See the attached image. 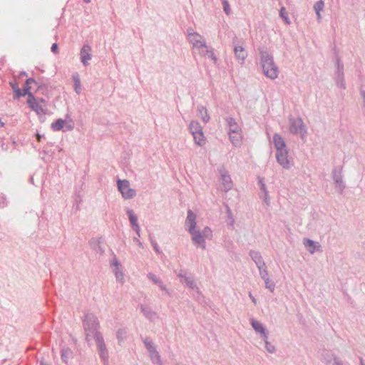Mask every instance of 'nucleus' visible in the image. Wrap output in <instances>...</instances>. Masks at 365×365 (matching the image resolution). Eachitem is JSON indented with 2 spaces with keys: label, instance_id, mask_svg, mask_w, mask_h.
<instances>
[{
  "label": "nucleus",
  "instance_id": "nucleus-12",
  "mask_svg": "<svg viewBox=\"0 0 365 365\" xmlns=\"http://www.w3.org/2000/svg\"><path fill=\"white\" fill-rule=\"evenodd\" d=\"M194 140L198 145H203L205 143V138L204 137V134L202 130L195 131L192 134Z\"/></svg>",
  "mask_w": 365,
  "mask_h": 365
},
{
  "label": "nucleus",
  "instance_id": "nucleus-13",
  "mask_svg": "<svg viewBox=\"0 0 365 365\" xmlns=\"http://www.w3.org/2000/svg\"><path fill=\"white\" fill-rule=\"evenodd\" d=\"M128 215L129 217V220L130 222L131 225L135 229V230L137 232V233L139 232V226L138 224V219L137 217L134 215L133 212L132 210H128Z\"/></svg>",
  "mask_w": 365,
  "mask_h": 365
},
{
  "label": "nucleus",
  "instance_id": "nucleus-25",
  "mask_svg": "<svg viewBox=\"0 0 365 365\" xmlns=\"http://www.w3.org/2000/svg\"><path fill=\"white\" fill-rule=\"evenodd\" d=\"M222 3H223V8H224L225 11L226 12L227 14H229L230 12V6H229V4H228L227 1L224 0Z\"/></svg>",
  "mask_w": 365,
  "mask_h": 365
},
{
  "label": "nucleus",
  "instance_id": "nucleus-7",
  "mask_svg": "<svg viewBox=\"0 0 365 365\" xmlns=\"http://www.w3.org/2000/svg\"><path fill=\"white\" fill-rule=\"evenodd\" d=\"M91 48L88 45L83 46L81 51V59L84 65L88 64V61L91 59Z\"/></svg>",
  "mask_w": 365,
  "mask_h": 365
},
{
  "label": "nucleus",
  "instance_id": "nucleus-29",
  "mask_svg": "<svg viewBox=\"0 0 365 365\" xmlns=\"http://www.w3.org/2000/svg\"><path fill=\"white\" fill-rule=\"evenodd\" d=\"M80 86V81L78 79L76 80V90L77 91L78 87Z\"/></svg>",
  "mask_w": 365,
  "mask_h": 365
},
{
  "label": "nucleus",
  "instance_id": "nucleus-8",
  "mask_svg": "<svg viewBox=\"0 0 365 365\" xmlns=\"http://www.w3.org/2000/svg\"><path fill=\"white\" fill-rule=\"evenodd\" d=\"M273 141L277 152L285 150V143L281 135L277 133L274 134Z\"/></svg>",
  "mask_w": 365,
  "mask_h": 365
},
{
  "label": "nucleus",
  "instance_id": "nucleus-26",
  "mask_svg": "<svg viewBox=\"0 0 365 365\" xmlns=\"http://www.w3.org/2000/svg\"><path fill=\"white\" fill-rule=\"evenodd\" d=\"M97 341H98V346L100 347V349H102V346H103L102 338L98 336H97Z\"/></svg>",
  "mask_w": 365,
  "mask_h": 365
},
{
  "label": "nucleus",
  "instance_id": "nucleus-31",
  "mask_svg": "<svg viewBox=\"0 0 365 365\" xmlns=\"http://www.w3.org/2000/svg\"><path fill=\"white\" fill-rule=\"evenodd\" d=\"M41 135L38 133V134L36 135V138H37V140H38V142L41 140Z\"/></svg>",
  "mask_w": 365,
  "mask_h": 365
},
{
  "label": "nucleus",
  "instance_id": "nucleus-11",
  "mask_svg": "<svg viewBox=\"0 0 365 365\" xmlns=\"http://www.w3.org/2000/svg\"><path fill=\"white\" fill-rule=\"evenodd\" d=\"M32 83H36V81H35L34 79H33V78L27 79V81L26 82V84L24 86L23 90H21L22 96H27L28 98H29V95H33L31 93V88L30 86V85L32 84Z\"/></svg>",
  "mask_w": 365,
  "mask_h": 365
},
{
  "label": "nucleus",
  "instance_id": "nucleus-30",
  "mask_svg": "<svg viewBox=\"0 0 365 365\" xmlns=\"http://www.w3.org/2000/svg\"><path fill=\"white\" fill-rule=\"evenodd\" d=\"M250 297L252 299V302H253L255 304H256V302H256V299H255V298L252 295V294H251V293H250Z\"/></svg>",
  "mask_w": 365,
  "mask_h": 365
},
{
  "label": "nucleus",
  "instance_id": "nucleus-3",
  "mask_svg": "<svg viewBox=\"0 0 365 365\" xmlns=\"http://www.w3.org/2000/svg\"><path fill=\"white\" fill-rule=\"evenodd\" d=\"M27 103L30 108L36 113L37 115H41L46 114V102L43 99L37 101L34 95H29V98H27Z\"/></svg>",
  "mask_w": 365,
  "mask_h": 365
},
{
  "label": "nucleus",
  "instance_id": "nucleus-24",
  "mask_svg": "<svg viewBox=\"0 0 365 365\" xmlns=\"http://www.w3.org/2000/svg\"><path fill=\"white\" fill-rule=\"evenodd\" d=\"M305 246L308 248V250H309V252L311 253H313L314 252V242L310 240H307L306 241V242L304 243Z\"/></svg>",
  "mask_w": 365,
  "mask_h": 365
},
{
  "label": "nucleus",
  "instance_id": "nucleus-14",
  "mask_svg": "<svg viewBox=\"0 0 365 365\" xmlns=\"http://www.w3.org/2000/svg\"><path fill=\"white\" fill-rule=\"evenodd\" d=\"M229 125V133H235L236 132H242L241 128L239 125L232 119L228 120Z\"/></svg>",
  "mask_w": 365,
  "mask_h": 365
},
{
  "label": "nucleus",
  "instance_id": "nucleus-27",
  "mask_svg": "<svg viewBox=\"0 0 365 365\" xmlns=\"http://www.w3.org/2000/svg\"><path fill=\"white\" fill-rule=\"evenodd\" d=\"M51 51L53 53H56L58 51V46L56 43H53L51 46Z\"/></svg>",
  "mask_w": 365,
  "mask_h": 365
},
{
  "label": "nucleus",
  "instance_id": "nucleus-5",
  "mask_svg": "<svg viewBox=\"0 0 365 365\" xmlns=\"http://www.w3.org/2000/svg\"><path fill=\"white\" fill-rule=\"evenodd\" d=\"M276 158L277 162L284 168H289V160L287 156V151L286 150L277 152Z\"/></svg>",
  "mask_w": 365,
  "mask_h": 365
},
{
  "label": "nucleus",
  "instance_id": "nucleus-34",
  "mask_svg": "<svg viewBox=\"0 0 365 365\" xmlns=\"http://www.w3.org/2000/svg\"><path fill=\"white\" fill-rule=\"evenodd\" d=\"M185 282H187V284H189V282H187V279H185Z\"/></svg>",
  "mask_w": 365,
  "mask_h": 365
},
{
  "label": "nucleus",
  "instance_id": "nucleus-28",
  "mask_svg": "<svg viewBox=\"0 0 365 365\" xmlns=\"http://www.w3.org/2000/svg\"><path fill=\"white\" fill-rule=\"evenodd\" d=\"M265 342H266V346H267V350H268L269 352H272V351H273V350H274V347H273V346H269V344H268V342L267 341V340H266V339H265Z\"/></svg>",
  "mask_w": 365,
  "mask_h": 365
},
{
  "label": "nucleus",
  "instance_id": "nucleus-2",
  "mask_svg": "<svg viewBox=\"0 0 365 365\" xmlns=\"http://www.w3.org/2000/svg\"><path fill=\"white\" fill-rule=\"evenodd\" d=\"M262 67L263 72L267 77L271 79H275L278 76V68L269 55L266 54L262 56Z\"/></svg>",
  "mask_w": 365,
  "mask_h": 365
},
{
  "label": "nucleus",
  "instance_id": "nucleus-15",
  "mask_svg": "<svg viewBox=\"0 0 365 365\" xmlns=\"http://www.w3.org/2000/svg\"><path fill=\"white\" fill-rule=\"evenodd\" d=\"M252 325L256 331L259 332L262 334H263L264 339H267V336L264 329L260 322L255 321V320H252Z\"/></svg>",
  "mask_w": 365,
  "mask_h": 365
},
{
  "label": "nucleus",
  "instance_id": "nucleus-32",
  "mask_svg": "<svg viewBox=\"0 0 365 365\" xmlns=\"http://www.w3.org/2000/svg\"><path fill=\"white\" fill-rule=\"evenodd\" d=\"M262 188L264 190V185L262 183Z\"/></svg>",
  "mask_w": 365,
  "mask_h": 365
},
{
  "label": "nucleus",
  "instance_id": "nucleus-22",
  "mask_svg": "<svg viewBox=\"0 0 365 365\" xmlns=\"http://www.w3.org/2000/svg\"><path fill=\"white\" fill-rule=\"evenodd\" d=\"M280 16L284 20V21L286 22V24H290V21H289V19L288 17V14L287 12L286 11V9L284 7H282L280 10Z\"/></svg>",
  "mask_w": 365,
  "mask_h": 365
},
{
  "label": "nucleus",
  "instance_id": "nucleus-33",
  "mask_svg": "<svg viewBox=\"0 0 365 365\" xmlns=\"http://www.w3.org/2000/svg\"><path fill=\"white\" fill-rule=\"evenodd\" d=\"M185 282H187V284H189V282H187V279H185Z\"/></svg>",
  "mask_w": 365,
  "mask_h": 365
},
{
  "label": "nucleus",
  "instance_id": "nucleus-17",
  "mask_svg": "<svg viewBox=\"0 0 365 365\" xmlns=\"http://www.w3.org/2000/svg\"><path fill=\"white\" fill-rule=\"evenodd\" d=\"M10 85L14 91V98H19L22 96L21 90L19 87V84L16 82H10Z\"/></svg>",
  "mask_w": 365,
  "mask_h": 365
},
{
  "label": "nucleus",
  "instance_id": "nucleus-23",
  "mask_svg": "<svg viewBox=\"0 0 365 365\" xmlns=\"http://www.w3.org/2000/svg\"><path fill=\"white\" fill-rule=\"evenodd\" d=\"M222 179L225 185V188H230L232 183L230 177L229 175H222Z\"/></svg>",
  "mask_w": 365,
  "mask_h": 365
},
{
  "label": "nucleus",
  "instance_id": "nucleus-4",
  "mask_svg": "<svg viewBox=\"0 0 365 365\" xmlns=\"http://www.w3.org/2000/svg\"><path fill=\"white\" fill-rule=\"evenodd\" d=\"M118 187L123 197L125 199L131 198L135 195V191L130 188V183L126 180H118Z\"/></svg>",
  "mask_w": 365,
  "mask_h": 365
},
{
  "label": "nucleus",
  "instance_id": "nucleus-16",
  "mask_svg": "<svg viewBox=\"0 0 365 365\" xmlns=\"http://www.w3.org/2000/svg\"><path fill=\"white\" fill-rule=\"evenodd\" d=\"M235 53L236 57L241 61H244L247 57V53L244 48H242V46L235 47Z\"/></svg>",
  "mask_w": 365,
  "mask_h": 365
},
{
  "label": "nucleus",
  "instance_id": "nucleus-10",
  "mask_svg": "<svg viewBox=\"0 0 365 365\" xmlns=\"http://www.w3.org/2000/svg\"><path fill=\"white\" fill-rule=\"evenodd\" d=\"M290 131L292 133H302L303 123L301 119H295L292 121L290 126Z\"/></svg>",
  "mask_w": 365,
  "mask_h": 365
},
{
  "label": "nucleus",
  "instance_id": "nucleus-21",
  "mask_svg": "<svg viewBox=\"0 0 365 365\" xmlns=\"http://www.w3.org/2000/svg\"><path fill=\"white\" fill-rule=\"evenodd\" d=\"M190 130L192 134L194 133L195 131L202 130V128H201L200 124L195 121L191 122V123L190 125Z\"/></svg>",
  "mask_w": 365,
  "mask_h": 365
},
{
  "label": "nucleus",
  "instance_id": "nucleus-6",
  "mask_svg": "<svg viewBox=\"0 0 365 365\" xmlns=\"http://www.w3.org/2000/svg\"><path fill=\"white\" fill-rule=\"evenodd\" d=\"M189 41L195 47H205V44L202 41V37L197 33L190 34Z\"/></svg>",
  "mask_w": 365,
  "mask_h": 365
},
{
  "label": "nucleus",
  "instance_id": "nucleus-18",
  "mask_svg": "<svg viewBox=\"0 0 365 365\" xmlns=\"http://www.w3.org/2000/svg\"><path fill=\"white\" fill-rule=\"evenodd\" d=\"M64 125H65V120H63L61 118H59L51 124V128L54 131H58L61 128H63Z\"/></svg>",
  "mask_w": 365,
  "mask_h": 365
},
{
  "label": "nucleus",
  "instance_id": "nucleus-9",
  "mask_svg": "<svg viewBox=\"0 0 365 365\" xmlns=\"http://www.w3.org/2000/svg\"><path fill=\"white\" fill-rule=\"evenodd\" d=\"M230 140L235 146H240L242 143V132L235 133H228Z\"/></svg>",
  "mask_w": 365,
  "mask_h": 365
},
{
  "label": "nucleus",
  "instance_id": "nucleus-19",
  "mask_svg": "<svg viewBox=\"0 0 365 365\" xmlns=\"http://www.w3.org/2000/svg\"><path fill=\"white\" fill-rule=\"evenodd\" d=\"M324 6V1L322 0L317 1L314 5V10L317 13V15L319 19H321L320 12L323 10Z\"/></svg>",
  "mask_w": 365,
  "mask_h": 365
},
{
  "label": "nucleus",
  "instance_id": "nucleus-20",
  "mask_svg": "<svg viewBox=\"0 0 365 365\" xmlns=\"http://www.w3.org/2000/svg\"><path fill=\"white\" fill-rule=\"evenodd\" d=\"M199 115L201 118V119L205 122H207L210 119V117L208 116L207 113V110L203 107L199 109Z\"/></svg>",
  "mask_w": 365,
  "mask_h": 365
},
{
  "label": "nucleus",
  "instance_id": "nucleus-1",
  "mask_svg": "<svg viewBox=\"0 0 365 365\" xmlns=\"http://www.w3.org/2000/svg\"><path fill=\"white\" fill-rule=\"evenodd\" d=\"M185 226L192 235V240L195 244L205 248V238H209L212 236V231L209 227H205L202 235L195 230L196 215L192 211L189 210L185 220Z\"/></svg>",
  "mask_w": 365,
  "mask_h": 365
}]
</instances>
